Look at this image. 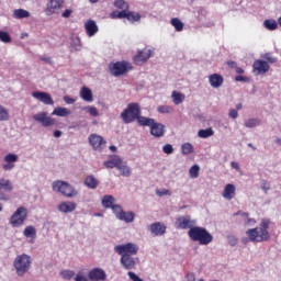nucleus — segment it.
<instances>
[{
  "instance_id": "nucleus-1",
  "label": "nucleus",
  "mask_w": 281,
  "mask_h": 281,
  "mask_svg": "<svg viewBox=\"0 0 281 281\" xmlns=\"http://www.w3.org/2000/svg\"><path fill=\"white\" fill-rule=\"evenodd\" d=\"M13 269L18 278H25L32 269V257L27 254L18 255L13 260Z\"/></svg>"
},
{
  "instance_id": "nucleus-2",
  "label": "nucleus",
  "mask_w": 281,
  "mask_h": 281,
  "mask_svg": "<svg viewBox=\"0 0 281 281\" xmlns=\"http://www.w3.org/2000/svg\"><path fill=\"white\" fill-rule=\"evenodd\" d=\"M188 236L193 243L199 245H210L214 240V236L210 234L204 227L193 226L188 231Z\"/></svg>"
},
{
  "instance_id": "nucleus-3",
  "label": "nucleus",
  "mask_w": 281,
  "mask_h": 281,
  "mask_svg": "<svg viewBox=\"0 0 281 281\" xmlns=\"http://www.w3.org/2000/svg\"><path fill=\"white\" fill-rule=\"evenodd\" d=\"M142 115V106L137 102H132L127 104V108L121 113V120L124 124H133L135 120Z\"/></svg>"
},
{
  "instance_id": "nucleus-4",
  "label": "nucleus",
  "mask_w": 281,
  "mask_h": 281,
  "mask_svg": "<svg viewBox=\"0 0 281 281\" xmlns=\"http://www.w3.org/2000/svg\"><path fill=\"white\" fill-rule=\"evenodd\" d=\"M53 192H58L67 199H74L78 196V190L67 181L56 180L52 183Z\"/></svg>"
},
{
  "instance_id": "nucleus-5",
  "label": "nucleus",
  "mask_w": 281,
  "mask_h": 281,
  "mask_svg": "<svg viewBox=\"0 0 281 281\" xmlns=\"http://www.w3.org/2000/svg\"><path fill=\"white\" fill-rule=\"evenodd\" d=\"M25 221H27V209L20 206L10 217V225L12 227H23Z\"/></svg>"
},
{
  "instance_id": "nucleus-6",
  "label": "nucleus",
  "mask_w": 281,
  "mask_h": 281,
  "mask_svg": "<svg viewBox=\"0 0 281 281\" xmlns=\"http://www.w3.org/2000/svg\"><path fill=\"white\" fill-rule=\"evenodd\" d=\"M128 69H133V67H131V64H128L127 61H116L109 64V71L111 76H114V78H120V76H124V74H126Z\"/></svg>"
},
{
  "instance_id": "nucleus-7",
  "label": "nucleus",
  "mask_w": 281,
  "mask_h": 281,
  "mask_svg": "<svg viewBox=\"0 0 281 281\" xmlns=\"http://www.w3.org/2000/svg\"><path fill=\"white\" fill-rule=\"evenodd\" d=\"M114 251L119 254V256H137V252L139 251V246L137 244L127 243L125 245H117L114 247Z\"/></svg>"
},
{
  "instance_id": "nucleus-8",
  "label": "nucleus",
  "mask_w": 281,
  "mask_h": 281,
  "mask_svg": "<svg viewBox=\"0 0 281 281\" xmlns=\"http://www.w3.org/2000/svg\"><path fill=\"white\" fill-rule=\"evenodd\" d=\"M246 236H248L250 243H267L270 237L262 233L258 227L249 228L246 231Z\"/></svg>"
},
{
  "instance_id": "nucleus-9",
  "label": "nucleus",
  "mask_w": 281,
  "mask_h": 281,
  "mask_svg": "<svg viewBox=\"0 0 281 281\" xmlns=\"http://www.w3.org/2000/svg\"><path fill=\"white\" fill-rule=\"evenodd\" d=\"M196 225V221L192 220L190 215L180 216L176 218L177 229H192Z\"/></svg>"
},
{
  "instance_id": "nucleus-10",
  "label": "nucleus",
  "mask_w": 281,
  "mask_h": 281,
  "mask_svg": "<svg viewBox=\"0 0 281 281\" xmlns=\"http://www.w3.org/2000/svg\"><path fill=\"white\" fill-rule=\"evenodd\" d=\"M88 142L90 146L93 148V150H97L98 153H102V148H104L106 144V140H104V137L98 134H91L88 137Z\"/></svg>"
},
{
  "instance_id": "nucleus-11",
  "label": "nucleus",
  "mask_w": 281,
  "mask_h": 281,
  "mask_svg": "<svg viewBox=\"0 0 281 281\" xmlns=\"http://www.w3.org/2000/svg\"><path fill=\"white\" fill-rule=\"evenodd\" d=\"M33 120L42 124V126H44L45 128L54 126V124H56V121L52 116H47V112H40L34 114Z\"/></svg>"
},
{
  "instance_id": "nucleus-12",
  "label": "nucleus",
  "mask_w": 281,
  "mask_h": 281,
  "mask_svg": "<svg viewBox=\"0 0 281 281\" xmlns=\"http://www.w3.org/2000/svg\"><path fill=\"white\" fill-rule=\"evenodd\" d=\"M153 57V50L144 48L143 50H138V53L134 56L133 60L138 66L142 67L144 63L148 60V58Z\"/></svg>"
},
{
  "instance_id": "nucleus-13",
  "label": "nucleus",
  "mask_w": 281,
  "mask_h": 281,
  "mask_svg": "<svg viewBox=\"0 0 281 281\" xmlns=\"http://www.w3.org/2000/svg\"><path fill=\"white\" fill-rule=\"evenodd\" d=\"M166 229H168V227L161 222H155L148 226V231L154 237L164 236L166 234Z\"/></svg>"
},
{
  "instance_id": "nucleus-14",
  "label": "nucleus",
  "mask_w": 281,
  "mask_h": 281,
  "mask_svg": "<svg viewBox=\"0 0 281 281\" xmlns=\"http://www.w3.org/2000/svg\"><path fill=\"white\" fill-rule=\"evenodd\" d=\"M90 281H106V272L102 268H93L88 272Z\"/></svg>"
},
{
  "instance_id": "nucleus-15",
  "label": "nucleus",
  "mask_w": 281,
  "mask_h": 281,
  "mask_svg": "<svg viewBox=\"0 0 281 281\" xmlns=\"http://www.w3.org/2000/svg\"><path fill=\"white\" fill-rule=\"evenodd\" d=\"M4 165H2L3 170L10 171L14 170L16 161H19V155L7 154L3 158Z\"/></svg>"
},
{
  "instance_id": "nucleus-16",
  "label": "nucleus",
  "mask_w": 281,
  "mask_h": 281,
  "mask_svg": "<svg viewBox=\"0 0 281 281\" xmlns=\"http://www.w3.org/2000/svg\"><path fill=\"white\" fill-rule=\"evenodd\" d=\"M77 207L78 204L71 201L60 202L57 205V210L58 212H61V214H71V212H76Z\"/></svg>"
},
{
  "instance_id": "nucleus-17",
  "label": "nucleus",
  "mask_w": 281,
  "mask_h": 281,
  "mask_svg": "<svg viewBox=\"0 0 281 281\" xmlns=\"http://www.w3.org/2000/svg\"><path fill=\"white\" fill-rule=\"evenodd\" d=\"M32 97L35 98V100L43 102V104H54V99H52V95L47 92L35 91L32 93Z\"/></svg>"
},
{
  "instance_id": "nucleus-18",
  "label": "nucleus",
  "mask_w": 281,
  "mask_h": 281,
  "mask_svg": "<svg viewBox=\"0 0 281 281\" xmlns=\"http://www.w3.org/2000/svg\"><path fill=\"white\" fill-rule=\"evenodd\" d=\"M121 265L127 271H131V269H135L137 262L135 261V258H133V256L125 254V255H122L121 257Z\"/></svg>"
},
{
  "instance_id": "nucleus-19",
  "label": "nucleus",
  "mask_w": 281,
  "mask_h": 281,
  "mask_svg": "<svg viewBox=\"0 0 281 281\" xmlns=\"http://www.w3.org/2000/svg\"><path fill=\"white\" fill-rule=\"evenodd\" d=\"M150 135L154 137H164L166 135V125L155 121L150 127Z\"/></svg>"
},
{
  "instance_id": "nucleus-20",
  "label": "nucleus",
  "mask_w": 281,
  "mask_h": 281,
  "mask_svg": "<svg viewBox=\"0 0 281 281\" xmlns=\"http://www.w3.org/2000/svg\"><path fill=\"white\" fill-rule=\"evenodd\" d=\"M254 71H257V74L260 76L262 74H267L269 71L270 67L269 64L262 59H257L252 64Z\"/></svg>"
},
{
  "instance_id": "nucleus-21",
  "label": "nucleus",
  "mask_w": 281,
  "mask_h": 281,
  "mask_svg": "<svg viewBox=\"0 0 281 281\" xmlns=\"http://www.w3.org/2000/svg\"><path fill=\"white\" fill-rule=\"evenodd\" d=\"M209 82L213 89H218L223 87L225 79L223 78V75L212 74L209 76Z\"/></svg>"
},
{
  "instance_id": "nucleus-22",
  "label": "nucleus",
  "mask_w": 281,
  "mask_h": 281,
  "mask_svg": "<svg viewBox=\"0 0 281 281\" xmlns=\"http://www.w3.org/2000/svg\"><path fill=\"white\" fill-rule=\"evenodd\" d=\"M63 3H65V0H49L46 14H55V12L63 8Z\"/></svg>"
},
{
  "instance_id": "nucleus-23",
  "label": "nucleus",
  "mask_w": 281,
  "mask_h": 281,
  "mask_svg": "<svg viewBox=\"0 0 281 281\" xmlns=\"http://www.w3.org/2000/svg\"><path fill=\"white\" fill-rule=\"evenodd\" d=\"M222 196L223 199H226V201H232V199L236 196V186L232 183L226 184L222 193Z\"/></svg>"
},
{
  "instance_id": "nucleus-24",
  "label": "nucleus",
  "mask_w": 281,
  "mask_h": 281,
  "mask_svg": "<svg viewBox=\"0 0 281 281\" xmlns=\"http://www.w3.org/2000/svg\"><path fill=\"white\" fill-rule=\"evenodd\" d=\"M115 196L111 194L103 195L101 199V205L104 210H111L115 204Z\"/></svg>"
},
{
  "instance_id": "nucleus-25",
  "label": "nucleus",
  "mask_w": 281,
  "mask_h": 281,
  "mask_svg": "<svg viewBox=\"0 0 281 281\" xmlns=\"http://www.w3.org/2000/svg\"><path fill=\"white\" fill-rule=\"evenodd\" d=\"M85 27H86V32L88 34V36H95V34H98V24L95 23V21L93 20H88L85 23Z\"/></svg>"
},
{
  "instance_id": "nucleus-26",
  "label": "nucleus",
  "mask_w": 281,
  "mask_h": 281,
  "mask_svg": "<svg viewBox=\"0 0 281 281\" xmlns=\"http://www.w3.org/2000/svg\"><path fill=\"white\" fill-rule=\"evenodd\" d=\"M122 161V158L120 156H112L108 160L103 162L105 168H116L120 166V162Z\"/></svg>"
},
{
  "instance_id": "nucleus-27",
  "label": "nucleus",
  "mask_w": 281,
  "mask_h": 281,
  "mask_svg": "<svg viewBox=\"0 0 281 281\" xmlns=\"http://www.w3.org/2000/svg\"><path fill=\"white\" fill-rule=\"evenodd\" d=\"M85 186L89 188V190H95L98 186H100V181L94 178L92 175L87 176L85 181Z\"/></svg>"
},
{
  "instance_id": "nucleus-28",
  "label": "nucleus",
  "mask_w": 281,
  "mask_h": 281,
  "mask_svg": "<svg viewBox=\"0 0 281 281\" xmlns=\"http://www.w3.org/2000/svg\"><path fill=\"white\" fill-rule=\"evenodd\" d=\"M116 170H119L121 177H128L131 175V167H128L126 161H123L122 159L121 162H119Z\"/></svg>"
},
{
  "instance_id": "nucleus-29",
  "label": "nucleus",
  "mask_w": 281,
  "mask_h": 281,
  "mask_svg": "<svg viewBox=\"0 0 281 281\" xmlns=\"http://www.w3.org/2000/svg\"><path fill=\"white\" fill-rule=\"evenodd\" d=\"M80 98L83 99L85 102H93V92L91 89L82 87L80 90Z\"/></svg>"
},
{
  "instance_id": "nucleus-30",
  "label": "nucleus",
  "mask_w": 281,
  "mask_h": 281,
  "mask_svg": "<svg viewBox=\"0 0 281 281\" xmlns=\"http://www.w3.org/2000/svg\"><path fill=\"white\" fill-rule=\"evenodd\" d=\"M23 236H25V238H31V240H35L36 227H34L33 225L26 226L23 231Z\"/></svg>"
},
{
  "instance_id": "nucleus-31",
  "label": "nucleus",
  "mask_w": 281,
  "mask_h": 281,
  "mask_svg": "<svg viewBox=\"0 0 281 281\" xmlns=\"http://www.w3.org/2000/svg\"><path fill=\"white\" fill-rule=\"evenodd\" d=\"M119 221H124V223H133L135 221V213L133 211L121 213Z\"/></svg>"
},
{
  "instance_id": "nucleus-32",
  "label": "nucleus",
  "mask_w": 281,
  "mask_h": 281,
  "mask_svg": "<svg viewBox=\"0 0 281 281\" xmlns=\"http://www.w3.org/2000/svg\"><path fill=\"white\" fill-rule=\"evenodd\" d=\"M52 115H57V117H67V115H71V111L67 108H55Z\"/></svg>"
},
{
  "instance_id": "nucleus-33",
  "label": "nucleus",
  "mask_w": 281,
  "mask_h": 281,
  "mask_svg": "<svg viewBox=\"0 0 281 281\" xmlns=\"http://www.w3.org/2000/svg\"><path fill=\"white\" fill-rule=\"evenodd\" d=\"M155 122H156L155 119L142 116V114L137 119V123L139 124V126H149V128H151Z\"/></svg>"
},
{
  "instance_id": "nucleus-34",
  "label": "nucleus",
  "mask_w": 281,
  "mask_h": 281,
  "mask_svg": "<svg viewBox=\"0 0 281 281\" xmlns=\"http://www.w3.org/2000/svg\"><path fill=\"white\" fill-rule=\"evenodd\" d=\"M0 189L4 190V192H12L14 190L12 182L5 178H0Z\"/></svg>"
},
{
  "instance_id": "nucleus-35",
  "label": "nucleus",
  "mask_w": 281,
  "mask_h": 281,
  "mask_svg": "<svg viewBox=\"0 0 281 281\" xmlns=\"http://www.w3.org/2000/svg\"><path fill=\"white\" fill-rule=\"evenodd\" d=\"M30 11L25 9H15L13 11V19H29Z\"/></svg>"
},
{
  "instance_id": "nucleus-36",
  "label": "nucleus",
  "mask_w": 281,
  "mask_h": 281,
  "mask_svg": "<svg viewBox=\"0 0 281 281\" xmlns=\"http://www.w3.org/2000/svg\"><path fill=\"white\" fill-rule=\"evenodd\" d=\"M269 225L271 222L269 220H261L259 229L267 235L268 238H271V234H269Z\"/></svg>"
},
{
  "instance_id": "nucleus-37",
  "label": "nucleus",
  "mask_w": 281,
  "mask_h": 281,
  "mask_svg": "<svg viewBox=\"0 0 281 281\" xmlns=\"http://www.w3.org/2000/svg\"><path fill=\"white\" fill-rule=\"evenodd\" d=\"M127 21H131L132 23H139L142 21V14L135 12V11H127L126 15Z\"/></svg>"
},
{
  "instance_id": "nucleus-38",
  "label": "nucleus",
  "mask_w": 281,
  "mask_h": 281,
  "mask_svg": "<svg viewBox=\"0 0 281 281\" xmlns=\"http://www.w3.org/2000/svg\"><path fill=\"white\" fill-rule=\"evenodd\" d=\"M260 124H262V121H260V119H248L244 122L246 128H256V126H260Z\"/></svg>"
},
{
  "instance_id": "nucleus-39",
  "label": "nucleus",
  "mask_w": 281,
  "mask_h": 281,
  "mask_svg": "<svg viewBox=\"0 0 281 281\" xmlns=\"http://www.w3.org/2000/svg\"><path fill=\"white\" fill-rule=\"evenodd\" d=\"M234 216H241L246 221V225H256V220L249 217V213L238 211Z\"/></svg>"
},
{
  "instance_id": "nucleus-40",
  "label": "nucleus",
  "mask_w": 281,
  "mask_h": 281,
  "mask_svg": "<svg viewBox=\"0 0 281 281\" xmlns=\"http://www.w3.org/2000/svg\"><path fill=\"white\" fill-rule=\"evenodd\" d=\"M171 98L173 100V103L176 105H179L183 102V100H186V94H183L181 92L173 91L171 94Z\"/></svg>"
},
{
  "instance_id": "nucleus-41",
  "label": "nucleus",
  "mask_w": 281,
  "mask_h": 281,
  "mask_svg": "<svg viewBox=\"0 0 281 281\" xmlns=\"http://www.w3.org/2000/svg\"><path fill=\"white\" fill-rule=\"evenodd\" d=\"M212 135H214V130H212V127L200 130L198 132V136L201 137V139H207V137H212Z\"/></svg>"
},
{
  "instance_id": "nucleus-42",
  "label": "nucleus",
  "mask_w": 281,
  "mask_h": 281,
  "mask_svg": "<svg viewBox=\"0 0 281 281\" xmlns=\"http://www.w3.org/2000/svg\"><path fill=\"white\" fill-rule=\"evenodd\" d=\"M172 27H175L176 32H183V23L179 20V18H172L170 21Z\"/></svg>"
},
{
  "instance_id": "nucleus-43",
  "label": "nucleus",
  "mask_w": 281,
  "mask_h": 281,
  "mask_svg": "<svg viewBox=\"0 0 281 281\" xmlns=\"http://www.w3.org/2000/svg\"><path fill=\"white\" fill-rule=\"evenodd\" d=\"M181 153L182 155H192V153H194V146L190 143H184L181 146Z\"/></svg>"
},
{
  "instance_id": "nucleus-44",
  "label": "nucleus",
  "mask_w": 281,
  "mask_h": 281,
  "mask_svg": "<svg viewBox=\"0 0 281 281\" xmlns=\"http://www.w3.org/2000/svg\"><path fill=\"white\" fill-rule=\"evenodd\" d=\"M263 25L266 30H270V32L278 30V22L276 20H265Z\"/></svg>"
},
{
  "instance_id": "nucleus-45",
  "label": "nucleus",
  "mask_w": 281,
  "mask_h": 281,
  "mask_svg": "<svg viewBox=\"0 0 281 281\" xmlns=\"http://www.w3.org/2000/svg\"><path fill=\"white\" fill-rule=\"evenodd\" d=\"M10 120V113L5 106L0 104V122H8Z\"/></svg>"
},
{
  "instance_id": "nucleus-46",
  "label": "nucleus",
  "mask_w": 281,
  "mask_h": 281,
  "mask_svg": "<svg viewBox=\"0 0 281 281\" xmlns=\"http://www.w3.org/2000/svg\"><path fill=\"white\" fill-rule=\"evenodd\" d=\"M201 170V167H199V165H193L190 169H189V176L191 179H199V171Z\"/></svg>"
},
{
  "instance_id": "nucleus-47",
  "label": "nucleus",
  "mask_w": 281,
  "mask_h": 281,
  "mask_svg": "<svg viewBox=\"0 0 281 281\" xmlns=\"http://www.w3.org/2000/svg\"><path fill=\"white\" fill-rule=\"evenodd\" d=\"M128 10L113 11L111 13L112 19H126Z\"/></svg>"
},
{
  "instance_id": "nucleus-48",
  "label": "nucleus",
  "mask_w": 281,
  "mask_h": 281,
  "mask_svg": "<svg viewBox=\"0 0 281 281\" xmlns=\"http://www.w3.org/2000/svg\"><path fill=\"white\" fill-rule=\"evenodd\" d=\"M114 216L119 220L120 216L123 214L124 212V209H122V205L120 204H114L112 207H111Z\"/></svg>"
},
{
  "instance_id": "nucleus-49",
  "label": "nucleus",
  "mask_w": 281,
  "mask_h": 281,
  "mask_svg": "<svg viewBox=\"0 0 281 281\" xmlns=\"http://www.w3.org/2000/svg\"><path fill=\"white\" fill-rule=\"evenodd\" d=\"M83 111H87L91 115V117H98L100 115V112H98V108L88 105L83 108Z\"/></svg>"
},
{
  "instance_id": "nucleus-50",
  "label": "nucleus",
  "mask_w": 281,
  "mask_h": 281,
  "mask_svg": "<svg viewBox=\"0 0 281 281\" xmlns=\"http://www.w3.org/2000/svg\"><path fill=\"white\" fill-rule=\"evenodd\" d=\"M59 276H61L64 280H71V278L76 276V272H74V270H63Z\"/></svg>"
},
{
  "instance_id": "nucleus-51",
  "label": "nucleus",
  "mask_w": 281,
  "mask_h": 281,
  "mask_svg": "<svg viewBox=\"0 0 281 281\" xmlns=\"http://www.w3.org/2000/svg\"><path fill=\"white\" fill-rule=\"evenodd\" d=\"M114 8H117L119 10H128V3L124 0H115Z\"/></svg>"
},
{
  "instance_id": "nucleus-52",
  "label": "nucleus",
  "mask_w": 281,
  "mask_h": 281,
  "mask_svg": "<svg viewBox=\"0 0 281 281\" xmlns=\"http://www.w3.org/2000/svg\"><path fill=\"white\" fill-rule=\"evenodd\" d=\"M0 41L1 43H12V37L10 36V33L0 31Z\"/></svg>"
},
{
  "instance_id": "nucleus-53",
  "label": "nucleus",
  "mask_w": 281,
  "mask_h": 281,
  "mask_svg": "<svg viewBox=\"0 0 281 281\" xmlns=\"http://www.w3.org/2000/svg\"><path fill=\"white\" fill-rule=\"evenodd\" d=\"M70 45L74 49H76V52H80V47H81L80 37H72Z\"/></svg>"
},
{
  "instance_id": "nucleus-54",
  "label": "nucleus",
  "mask_w": 281,
  "mask_h": 281,
  "mask_svg": "<svg viewBox=\"0 0 281 281\" xmlns=\"http://www.w3.org/2000/svg\"><path fill=\"white\" fill-rule=\"evenodd\" d=\"M157 196H171L172 192L168 189H158L156 190Z\"/></svg>"
},
{
  "instance_id": "nucleus-55",
  "label": "nucleus",
  "mask_w": 281,
  "mask_h": 281,
  "mask_svg": "<svg viewBox=\"0 0 281 281\" xmlns=\"http://www.w3.org/2000/svg\"><path fill=\"white\" fill-rule=\"evenodd\" d=\"M162 153H165V155H172V153H175V147H172L171 144H166L162 146Z\"/></svg>"
},
{
  "instance_id": "nucleus-56",
  "label": "nucleus",
  "mask_w": 281,
  "mask_h": 281,
  "mask_svg": "<svg viewBox=\"0 0 281 281\" xmlns=\"http://www.w3.org/2000/svg\"><path fill=\"white\" fill-rule=\"evenodd\" d=\"M157 111L158 113H172V108L169 105H159Z\"/></svg>"
},
{
  "instance_id": "nucleus-57",
  "label": "nucleus",
  "mask_w": 281,
  "mask_h": 281,
  "mask_svg": "<svg viewBox=\"0 0 281 281\" xmlns=\"http://www.w3.org/2000/svg\"><path fill=\"white\" fill-rule=\"evenodd\" d=\"M75 281H89V278H87V276H85V272L79 271V272H77V274L75 277Z\"/></svg>"
},
{
  "instance_id": "nucleus-58",
  "label": "nucleus",
  "mask_w": 281,
  "mask_h": 281,
  "mask_svg": "<svg viewBox=\"0 0 281 281\" xmlns=\"http://www.w3.org/2000/svg\"><path fill=\"white\" fill-rule=\"evenodd\" d=\"M127 276L132 281H144V279L139 278V276H137L135 272L130 271L127 272Z\"/></svg>"
},
{
  "instance_id": "nucleus-59",
  "label": "nucleus",
  "mask_w": 281,
  "mask_h": 281,
  "mask_svg": "<svg viewBox=\"0 0 281 281\" xmlns=\"http://www.w3.org/2000/svg\"><path fill=\"white\" fill-rule=\"evenodd\" d=\"M227 238L231 247H236V245H238V238H236V236L231 235Z\"/></svg>"
},
{
  "instance_id": "nucleus-60",
  "label": "nucleus",
  "mask_w": 281,
  "mask_h": 281,
  "mask_svg": "<svg viewBox=\"0 0 281 281\" xmlns=\"http://www.w3.org/2000/svg\"><path fill=\"white\" fill-rule=\"evenodd\" d=\"M228 117H231L232 120H236L238 117V110L231 109L228 112Z\"/></svg>"
},
{
  "instance_id": "nucleus-61",
  "label": "nucleus",
  "mask_w": 281,
  "mask_h": 281,
  "mask_svg": "<svg viewBox=\"0 0 281 281\" xmlns=\"http://www.w3.org/2000/svg\"><path fill=\"white\" fill-rule=\"evenodd\" d=\"M263 58H265V60H268V63H271V64L278 63V58L271 56V54H269V53L266 54V55L263 56Z\"/></svg>"
},
{
  "instance_id": "nucleus-62",
  "label": "nucleus",
  "mask_w": 281,
  "mask_h": 281,
  "mask_svg": "<svg viewBox=\"0 0 281 281\" xmlns=\"http://www.w3.org/2000/svg\"><path fill=\"white\" fill-rule=\"evenodd\" d=\"M261 190H263V192H268V190H271V186H269V182H267V181H262L261 182Z\"/></svg>"
},
{
  "instance_id": "nucleus-63",
  "label": "nucleus",
  "mask_w": 281,
  "mask_h": 281,
  "mask_svg": "<svg viewBox=\"0 0 281 281\" xmlns=\"http://www.w3.org/2000/svg\"><path fill=\"white\" fill-rule=\"evenodd\" d=\"M0 201H10V196L3 192V189H0Z\"/></svg>"
},
{
  "instance_id": "nucleus-64",
  "label": "nucleus",
  "mask_w": 281,
  "mask_h": 281,
  "mask_svg": "<svg viewBox=\"0 0 281 281\" xmlns=\"http://www.w3.org/2000/svg\"><path fill=\"white\" fill-rule=\"evenodd\" d=\"M64 102H66V104H74L76 102V99H74L69 95H65L64 97Z\"/></svg>"
}]
</instances>
